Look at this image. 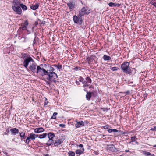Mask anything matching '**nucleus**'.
I'll list each match as a JSON object with an SVG mask.
<instances>
[{"instance_id":"0e129e2a","label":"nucleus","mask_w":156,"mask_h":156,"mask_svg":"<svg viewBox=\"0 0 156 156\" xmlns=\"http://www.w3.org/2000/svg\"><path fill=\"white\" fill-rule=\"evenodd\" d=\"M75 23H78V20H73Z\"/></svg>"},{"instance_id":"f704fd0d","label":"nucleus","mask_w":156,"mask_h":156,"mask_svg":"<svg viewBox=\"0 0 156 156\" xmlns=\"http://www.w3.org/2000/svg\"><path fill=\"white\" fill-rule=\"evenodd\" d=\"M28 22L27 20H26L24 23H23L21 24V26H24L27 27V26L28 25Z\"/></svg>"},{"instance_id":"f3484780","label":"nucleus","mask_w":156,"mask_h":156,"mask_svg":"<svg viewBox=\"0 0 156 156\" xmlns=\"http://www.w3.org/2000/svg\"><path fill=\"white\" fill-rule=\"evenodd\" d=\"M46 71H47L48 73L52 72H54V71L55 70L53 66H52L51 65L49 66V65Z\"/></svg>"},{"instance_id":"412c9836","label":"nucleus","mask_w":156,"mask_h":156,"mask_svg":"<svg viewBox=\"0 0 156 156\" xmlns=\"http://www.w3.org/2000/svg\"><path fill=\"white\" fill-rule=\"evenodd\" d=\"M67 5L68 6L70 9H72L73 8L74 6V4L73 3H71V2L68 3L67 4Z\"/></svg>"},{"instance_id":"c9c22d12","label":"nucleus","mask_w":156,"mask_h":156,"mask_svg":"<svg viewBox=\"0 0 156 156\" xmlns=\"http://www.w3.org/2000/svg\"><path fill=\"white\" fill-rule=\"evenodd\" d=\"M27 27H26L25 26H21V27H20V28H19V30H21V29H22V30H26V29H27Z\"/></svg>"},{"instance_id":"3c124183","label":"nucleus","mask_w":156,"mask_h":156,"mask_svg":"<svg viewBox=\"0 0 156 156\" xmlns=\"http://www.w3.org/2000/svg\"><path fill=\"white\" fill-rule=\"evenodd\" d=\"M73 20H78V17L76 15L73 16Z\"/></svg>"},{"instance_id":"a878e982","label":"nucleus","mask_w":156,"mask_h":156,"mask_svg":"<svg viewBox=\"0 0 156 156\" xmlns=\"http://www.w3.org/2000/svg\"><path fill=\"white\" fill-rule=\"evenodd\" d=\"M47 136V133H44L42 134H40L39 136V138L40 139H43L45 138Z\"/></svg>"},{"instance_id":"f257e3e1","label":"nucleus","mask_w":156,"mask_h":156,"mask_svg":"<svg viewBox=\"0 0 156 156\" xmlns=\"http://www.w3.org/2000/svg\"><path fill=\"white\" fill-rule=\"evenodd\" d=\"M129 65V62H124L121 65V69L123 73L133 76L136 74V70L135 68L130 67Z\"/></svg>"},{"instance_id":"4c0bfd02","label":"nucleus","mask_w":156,"mask_h":156,"mask_svg":"<svg viewBox=\"0 0 156 156\" xmlns=\"http://www.w3.org/2000/svg\"><path fill=\"white\" fill-rule=\"evenodd\" d=\"M68 154L69 156H74L75 155L74 152L73 151H69Z\"/></svg>"},{"instance_id":"5701e85b","label":"nucleus","mask_w":156,"mask_h":156,"mask_svg":"<svg viewBox=\"0 0 156 156\" xmlns=\"http://www.w3.org/2000/svg\"><path fill=\"white\" fill-rule=\"evenodd\" d=\"M38 25V22L37 21H36L35 23L33 24L32 27V32L34 31V29Z\"/></svg>"},{"instance_id":"8fccbe9b","label":"nucleus","mask_w":156,"mask_h":156,"mask_svg":"<svg viewBox=\"0 0 156 156\" xmlns=\"http://www.w3.org/2000/svg\"><path fill=\"white\" fill-rule=\"evenodd\" d=\"M59 126L62 128H64L65 126V125L64 124H59Z\"/></svg>"},{"instance_id":"603ef678","label":"nucleus","mask_w":156,"mask_h":156,"mask_svg":"<svg viewBox=\"0 0 156 156\" xmlns=\"http://www.w3.org/2000/svg\"><path fill=\"white\" fill-rule=\"evenodd\" d=\"M76 123L75 124V127L77 128H78V121L77 120H76Z\"/></svg>"},{"instance_id":"ddd939ff","label":"nucleus","mask_w":156,"mask_h":156,"mask_svg":"<svg viewBox=\"0 0 156 156\" xmlns=\"http://www.w3.org/2000/svg\"><path fill=\"white\" fill-rule=\"evenodd\" d=\"M44 129L43 128L39 127L35 128L34 129V131L35 133H39L44 132Z\"/></svg>"},{"instance_id":"338daca9","label":"nucleus","mask_w":156,"mask_h":156,"mask_svg":"<svg viewBox=\"0 0 156 156\" xmlns=\"http://www.w3.org/2000/svg\"><path fill=\"white\" fill-rule=\"evenodd\" d=\"M34 35H35V37H34V39H36V38L37 37V35H36V33L35 32L34 33Z\"/></svg>"},{"instance_id":"6e6552de","label":"nucleus","mask_w":156,"mask_h":156,"mask_svg":"<svg viewBox=\"0 0 156 156\" xmlns=\"http://www.w3.org/2000/svg\"><path fill=\"white\" fill-rule=\"evenodd\" d=\"M106 148L107 150L112 152H116L117 151L113 144L108 145Z\"/></svg>"},{"instance_id":"5fc2aeb1","label":"nucleus","mask_w":156,"mask_h":156,"mask_svg":"<svg viewBox=\"0 0 156 156\" xmlns=\"http://www.w3.org/2000/svg\"><path fill=\"white\" fill-rule=\"evenodd\" d=\"M115 7L116 6L119 7L121 5V4H119L115 3Z\"/></svg>"},{"instance_id":"f03ea898","label":"nucleus","mask_w":156,"mask_h":156,"mask_svg":"<svg viewBox=\"0 0 156 156\" xmlns=\"http://www.w3.org/2000/svg\"><path fill=\"white\" fill-rule=\"evenodd\" d=\"M44 74L41 76L43 77L42 79L44 80L45 78L44 77L45 76L47 75L48 76L46 78V79L51 82H54L55 83L56 82V79L58 78V76L55 72H50L48 73L47 71L44 70Z\"/></svg>"},{"instance_id":"bb28decb","label":"nucleus","mask_w":156,"mask_h":156,"mask_svg":"<svg viewBox=\"0 0 156 156\" xmlns=\"http://www.w3.org/2000/svg\"><path fill=\"white\" fill-rule=\"evenodd\" d=\"M39 20V24L40 26L41 27L44 26L46 23V22L43 20Z\"/></svg>"},{"instance_id":"1a4fd4ad","label":"nucleus","mask_w":156,"mask_h":156,"mask_svg":"<svg viewBox=\"0 0 156 156\" xmlns=\"http://www.w3.org/2000/svg\"><path fill=\"white\" fill-rule=\"evenodd\" d=\"M12 8L14 11L16 12L17 14L20 15L22 13V11L20 6L16 7L12 6Z\"/></svg>"},{"instance_id":"c03bdc74","label":"nucleus","mask_w":156,"mask_h":156,"mask_svg":"<svg viewBox=\"0 0 156 156\" xmlns=\"http://www.w3.org/2000/svg\"><path fill=\"white\" fill-rule=\"evenodd\" d=\"M24 142L27 145H28L29 142H30V141H29V140H28V139H27V138L26 139V140H23Z\"/></svg>"},{"instance_id":"de8ad7c7","label":"nucleus","mask_w":156,"mask_h":156,"mask_svg":"<svg viewBox=\"0 0 156 156\" xmlns=\"http://www.w3.org/2000/svg\"><path fill=\"white\" fill-rule=\"evenodd\" d=\"M26 37H21V39H23L22 42H26Z\"/></svg>"},{"instance_id":"37998d69","label":"nucleus","mask_w":156,"mask_h":156,"mask_svg":"<svg viewBox=\"0 0 156 156\" xmlns=\"http://www.w3.org/2000/svg\"><path fill=\"white\" fill-rule=\"evenodd\" d=\"M109 126L108 125H105L103 126V128L105 129H108Z\"/></svg>"},{"instance_id":"4be33fe9","label":"nucleus","mask_w":156,"mask_h":156,"mask_svg":"<svg viewBox=\"0 0 156 156\" xmlns=\"http://www.w3.org/2000/svg\"><path fill=\"white\" fill-rule=\"evenodd\" d=\"M20 7L22 8L23 10L25 11L27 9V7L23 3L20 4Z\"/></svg>"},{"instance_id":"393cba45","label":"nucleus","mask_w":156,"mask_h":156,"mask_svg":"<svg viewBox=\"0 0 156 156\" xmlns=\"http://www.w3.org/2000/svg\"><path fill=\"white\" fill-rule=\"evenodd\" d=\"M61 143L59 142L58 140H56L55 141V142L53 143V145L54 146L53 147H57L58 145H60Z\"/></svg>"},{"instance_id":"c756f323","label":"nucleus","mask_w":156,"mask_h":156,"mask_svg":"<svg viewBox=\"0 0 156 156\" xmlns=\"http://www.w3.org/2000/svg\"><path fill=\"white\" fill-rule=\"evenodd\" d=\"M137 138L135 136H132L131 137V141L129 142V143H130L131 142H134L136 141Z\"/></svg>"},{"instance_id":"864d4df0","label":"nucleus","mask_w":156,"mask_h":156,"mask_svg":"<svg viewBox=\"0 0 156 156\" xmlns=\"http://www.w3.org/2000/svg\"><path fill=\"white\" fill-rule=\"evenodd\" d=\"M27 139H28L30 141H31L32 140L30 138V137L29 136H28V137H27V138H26Z\"/></svg>"},{"instance_id":"9d476101","label":"nucleus","mask_w":156,"mask_h":156,"mask_svg":"<svg viewBox=\"0 0 156 156\" xmlns=\"http://www.w3.org/2000/svg\"><path fill=\"white\" fill-rule=\"evenodd\" d=\"M84 149L83 148V145L82 144L79 145V156L84 153Z\"/></svg>"},{"instance_id":"473e14b6","label":"nucleus","mask_w":156,"mask_h":156,"mask_svg":"<svg viewBox=\"0 0 156 156\" xmlns=\"http://www.w3.org/2000/svg\"><path fill=\"white\" fill-rule=\"evenodd\" d=\"M86 83H91V80L90 77H87L86 78Z\"/></svg>"},{"instance_id":"2f4dec72","label":"nucleus","mask_w":156,"mask_h":156,"mask_svg":"<svg viewBox=\"0 0 156 156\" xmlns=\"http://www.w3.org/2000/svg\"><path fill=\"white\" fill-rule=\"evenodd\" d=\"M58 113L57 112H54L53 113L52 116L51 117L50 119H56V116L57 115Z\"/></svg>"},{"instance_id":"680f3d73","label":"nucleus","mask_w":156,"mask_h":156,"mask_svg":"<svg viewBox=\"0 0 156 156\" xmlns=\"http://www.w3.org/2000/svg\"><path fill=\"white\" fill-rule=\"evenodd\" d=\"M104 111H107L108 110V109L107 108H102Z\"/></svg>"},{"instance_id":"0eeeda50","label":"nucleus","mask_w":156,"mask_h":156,"mask_svg":"<svg viewBox=\"0 0 156 156\" xmlns=\"http://www.w3.org/2000/svg\"><path fill=\"white\" fill-rule=\"evenodd\" d=\"M37 66H38L34 62L29 66V69H28L27 70L28 71L31 72L33 73H37Z\"/></svg>"},{"instance_id":"13d9d810","label":"nucleus","mask_w":156,"mask_h":156,"mask_svg":"<svg viewBox=\"0 0 156 156\" xmlns=\"http://www.w3.org/2000/svg\"><path fill=\"white\" fill-rule=\"evenodd\" d=\"M36 43V40L35 39H34L33 41V45H34Z\"/></svg>"},{"instance_id":"7ed1b4c3","label":"nucleus","mask_w":156,"mask_h":156,"mask_svg":"<svg viewBox=\"0 0 156 156\" xmlns=\"http://www.w3.org/2000/svg\"><path fill=\"white\" fill-rule=\"evenodd\" d=\"M48 66L49 64L48 63L40 64L37 67V73L41 76L44 73V70L46 71V69H47Z\"/></svg>"},{"instance_id":"c85d7f7f","label":"nucleus","mask_w":156,"mask_h":156,"mask_svg":"<svg viewBox=\"0 0 156 156\" xmlns=\"http://www.w3.org/2000/svg\"><path fill=\"white\" fill-rule=\"evenodd\" d=\"M85 123L83 121H79V128L84 126Z\"/></svg>"},{"instance_id":"6e6d98bb","label":"nucleus","mask_w":156,"mask_h":156,"mask_svg":"<svg viewBox=\"0 0 156 156\" xmlns=\"http://www.w3.org/2000/svg\"><path fill=\"white\" fill-rule=\"evenodd\" d=\"M73 70L75 71H77L78 70V67L76 66V67L74 68Z\"/></svg>"},{"instance_id":"2eb2a0df","label":"nucleus","mask_w":156,"mask_h":156,"mask_svg":"<svg viewBox=\"0 0 156 156\" xmlns=\"http://www.w3.org/2000/svg\"><path fill=\"white\" fill-rule=\"evenodd\" d=\"M13 5L12 6H15V7H17L20 6L19 5H20V2L18 0H13Z\"/></svg>"},{"instance_id":"bf43d9fd","label":"nucleus","mask_w":156,"mask_h":156,"mask_svg":"<svg viewBox=\"0 0 156 156\" xmlns=\"http://www.w3.org/2000/svg\"><path fill=\"white\" fill-rule=\"evenodd\" d=\"M5 154L6 156H10V155L7 152H5Z\"/></svg>"},{"instance_id":"a18cd8bd","label":"nucleus","mask_w":156,"mask_h":156,"mask_svg":"<svg viewBox=\"0 0 156 156\" xmlns=\"http://www.w3.org/2000/svg\"><path fill=\"white\" fill-rule=\"evenodd\" d=\"M9 133V129H7L6 130V132H4V134L5 135H7V134Z\"/></svg>"},{"instance_id":"4468645a","label":"nucleus","mask_w":156,"mask_h":156,"mask_svg":"<svg viewBox=\"0 0 156 156\" xmlns=\"http://www.w3.org/2000/svg\"><path fill=\"white\" fill-rule=\"evenodd\" d=\"M48 138L49 139H51V140H53V138L55 136V134L54 133L52 132H49L47 133Z\"/></svg>"},{"instance_id":"4d7b16f0","label":"nucleus","mask_w":156,"mask_h":156,"mask_svg":"<svg viewBox=\"0 0 156 156\" xmlns=\"http://www.w3.org/2000/svg\"><path fill=\"white\" fill-rule=\"evenodd\" d=\"M39 136L38 135L35 134H34V136L35 139V138L38 137H39Z\"/></svg>"},{"instance_id":"49530a36","label":"nucleus","mask_w":156,"mask_h":156,"mask_svg":"<svg viewBox=\"0 0 156 156\" xmlns=\"http://www.w3.org/2000/svg\"><path fill=\"white\" fill-rule=\"evenodd\" d=\"M112 132H118V131H120V130H118L115 129H112Z\"/></svg>"},{"instance_id":"6ab92c4d","label":"nucleus","mask_w":156,"mask_h":156,"mask_svg":"<svg viewBox=\"0 0 156 156\" xmlns=\"http://www.w3.org/2000/svg\"><path fill=\"white\" fill-rule=\"evenodd\" d=\"M143 153L145 156H155L153 154L149 152H146L145 151H143Z\"/></svg>"},{"instance_id":"39448f33","label":"nucleus","mask_w":156,"mask_h":156,"mask_svg":"<svg viewBox=\"0 0 156 156\" xmlns=\"http://www.w3.org/2000/svg\"><path fill=\"white\" fill-rule=\"evenodd\" d=\"M31 62H34V61L32 57L30 56H28V58H26L24 59L23 62V66L27 69H28V66L29 63Z\"/></svg>"},{"instance_id":"aec40b11","label":"nucleus","mask_w":156,"mask_h":156,"mask_svg":"<svg viewBox=\"0 0 156 156\" xmlns=\"http://www.w3.org/2000/svg\"><path fill=\"white\" fill-rule=\"evenodd\" d=\"M54 143V142L53 140L49 139L47 143H45V144L47 145L48 146H50L51 145H53Z\"/></svg>"},{"instance_id":"09e8293b","label":"nucleus","mask_w":156,"mask_h":156,"mask_svg":"<svg viewBox=\"0 0 156 156\" xmlns=\"http://www.w3.org/2000/svg\"><path fill=\"white\" fill-rule=\"evenodd\" d=\"M150 130L151 131H156V126L154 127V128H151Z\"/></svg>"},{"instance_id":"e2e57ef3","label":"nucleus","mask_w":156,"mask_h":156,"mask_svg":"<svg viewBox=\"0 0 156 156\" xmlns=\"http://www.w3.org/2000/svg\"><path fill=\"white\" fill-rule=\"evenodd\" d=\"M51 81H47L46 82V83L47 84H48V85H50V84H51Z\"/></svg>"},{"instance_id":"cd10ccee","label":"nucleus","mask_w":156,"mask_h":156,"mask_svg":"<svg viewBox=\"0 0 156 156\" xmlns=\"http://www.w3.org/2000/svg\"><path fill=\"white\" fill-rule=\"evenodd\" d=\"M21 55L22 56L21 58L23 59H25L26 58H28V56H27V54L25 53H21Z\"/></svg>"},{"instance_id":"20e7f679","label":"nucleus","mask_w":156,"mask_h":156,"mask_svg":"<svg viewBox=\"0 0 156 156\" xmlns=\"http://www.w3.org/2000/svg\"><path fill=\"white\" fill-rule=\"evenodd\" d=\"M87 94L86 95V98L87 100L90 101L91 97L93 98L96 97L97 95V93L95 91H87Z\"/></svg>"},{"instance_id":"f8f14e48","label":"nucleus","mask_w":156,"mask_h":156,"mask_svg":"<svg viewBox=\"0 0 156 156\" xmlns=\"http://www.w3.org/2000/svg\"><path fill=\"white\" fill-rule=\"evenodd\" d=\"M52 66L56 68L57 69L59 70V71L60 70H62V65L60 64L59 63L56 64H54L51 65Z\"/></svg>"},{"instance_id":"72a5a7b5","label":"nucleus","mask_w":156,"mask_h":156,"mask_svg":"<svg viewBox=\"0 0 156 156\" xmlns=\"http://www.w3.org/2000/svg\"><path fill=\"white\" fill-rule=\"evenodd\" d=\"M119 69V68L116 67H111L110 69L112 71H117Z\"/></svg>"},{"instance_id":"052dcab7","label":"nucleus","mask_w":156,"mask_h":156,"mask_svg":"<svg viewBox=\"0 0 156 156\" xmlns=\"http://www.w3.org/2000/svg\"><path fill=\"white\" fill-rule=\"evenodd\" d=\"M108 132H109V133H111V132H112V129H108Z\"/></svg>"},{"instance_id":"423d86ee","label":"nucleus","mask_w":156,"mask_h":156,"mask_svg":"<svg viewBox=\"0 0 156 156\" xmlns=\"http://www.w3.org/2000/svg\"><path fill=\"white\" fill-rule=\"evenodd\" d=\"M90 12L91 10L89 9L88 7H83L81 9V11L80 12L79 16H80V17H79V20H80L79 19H81V20H82V18H80V16H83L84 15L88 14L90 13Z\"/></svg>"},{"instance_id":"ea45409f","label":"nucleus","mask_w":156,"mask_h":156,"mask_svg":"<svg viewBox=\"0 0 156 156\" xmlns=\"http://www.w3.org/2000/svg\"><path fill=\"white\" fill-rule=\"evenodd\" d=\"M79 81L80 82H82V84H83V82H85V81L84 79L83 78H82L80 77L79 79Z\"/></svg>"},{"instance_id":"a211bd4d","label":"nucleus","mask_w":156,"mask_h":156,"mask_svg":"<svg viewBox=\"0 0 156 156\" xmlns=\"http://www.w3.org/2000/svg\"><path fill=\"white\" fill-rule=\"evenodd\" d=\"M39 3H37L34 5H32L30 6V8L33 10H35L37 9L39 7Z\"/></svg>"},{"instance_id":"79ce46f5","label":"nucleus","mask_w":156,"mask_h":156,"mask_svg":"<svg viewBox=\"0 0 156 156\" xmlns=\"http://www.w3.org/2000/svg\"><path fill=\"white\" fill-rule=\"evenodd\" d=\"M121 93L125 94V95H129L130 93V91L129 90H127L126 92H122Z\"/></svg>"},{"instance_id":"69168bd1","label":"nucleus","mask_w":156,"mask_h":156,"mask_svg":"<svg viewBox=\"0 0 156 156\" xmlns=\"http://www.w3.org/2000/svg\"><path fill=\"white\" fill-rule=\"evenodd\" d=\"M48 101H45L44 102V106H45L46 105H47L48 104Z\"/></svg>"},{"instance_id":"e433bc0d","label":"nucleus","mask_w":156,"mask_h":156,"mask_svg":"<svg viewBox=\"0 0 156 156\" xmlns=\"http://www.w3.org/2000/svg\"><path fill=\"white\" fill-rule=\"evenodd\" d=\"M29 136L32 140L35 139L34 136V133H31L29 135Z\"/></svg>"},{"instance_id":"b1692460","label":"nucleus","mask_w":156,"mask_h":156,"mask_svg":"<svg viewBox=\"0 0 156 156\" xmlns=\"http://www.w3.org/2000/svg\"><path fill=\"white\" fill-rule=\"evenodd\" d=\"M103 59L104 60H109L111 59V57L107 55H104L103 56Z\"/></svg>"},{"instance_id":"58836bf2","label":"nucleus","mask_w":156,"mask_h":156,"mask_svg":"<svg viewBox=\"0 0 156 156\" xmlns=\"http://www.w3.org/2000/svg\"><path fill=\"white\" fill-rule=\"evenodd\" d=\"M108 5L110 7H115V3H114L113 2H110L108 3Z\"/></svg>"},{"instance_id":"9b49d317","label":"nucleus","mask_w":156,"mask_h":156,"mask_svg":"<svg viewBox=\"0 0 156 156\" xmlns=\"http://www.w3.org/2000/svg\"><path fill=\"white\" fill-rule=\"evenodd\" d=\"M10 131L11 133V134L12 135H14L19 133V130L16 128H12L10 129Z\"/></svg>"},{"instance_id":"774afa93","label":"nucleus","mask_w":156,"mask_h":156,"mask_svg":"<svg viewBox=\"0 0 156 156\" xmlns=\"http://www.w3.org/2000/svg\"><path fill=\"white\" fill-rule=\"evenodd\" d=\"M46 61V59L44 58H43L41 60V61Z\"/></svg>"},{"instance_id":"dca6fc26","label":"nucleus","mask_w":156,"mask_h":156,"mask_svg":"<svg viewBox=\"0 0 156 156\" xmlns=\"http://www.w3.org/2000/svg\"><path fill=\"white\" fill-rule=\"evenodd\" d=\"M20 136L21 138V141H22L24 140L27 138V136H25V133L21 132L20 133Z\"/></svg>"},{"instance_id":"7c9ffc66","label":"nucleus","mask_w":156,"mask_h":156,"mask_svg":"<svg viewBox=\"0 0 156 156\" xmlns=\"http://www.w3.org/2000/svg\"><path fill=\"white\" fill-rule=\"evenodd\" d=\"M150 3L156 8V0H152L150 2Z\"/></svg>"},{"instance_id":"a19ab883","label":"nucleus","mask_w":156,"mask_h":156,"mask_svg":"<svg viewBox=\"0 0 156 156\" xmlns=\"http://www.w3.org/2000/svg\"><path fill=\"white\" fill-rule=\"evenodd\" d=\"M64 140L65 139L63 138H60L59 139H58L59 142L61 143V144L63 142Z\"/></svg>"}]
</instances>
